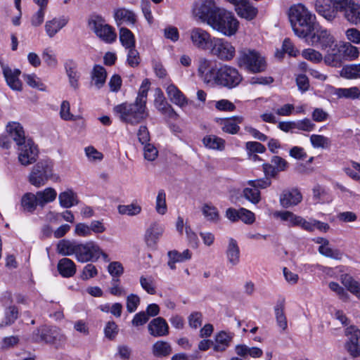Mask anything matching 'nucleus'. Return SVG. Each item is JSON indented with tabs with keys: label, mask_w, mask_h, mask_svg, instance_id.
Listing matches in <instances>:
<instances>
[{
	"label": "nucleus",
	"mask_w": 360,
	"mask_h": 360,
	"mask_svg": "<svg viewBox=\"0 0 360 360\" xmlns=\"http://www.w3.org/2000/svg\"><path fill=\"white\" fill-rule=\"evenodd\" d=\"M44 63L49 67L55 68L57 66L58 60L53 51L49 48L45 49L41 54Z\"/></svg>",
	"instance_id": "nucleus-58"
},
{
	"label": "nucleus",
	"mask_w": 360,
	"mask_h": 360,
	"mask_svg": "<svg viewBox=\"0 0 360 360\" xmlns=\"http://www.w3.org/2000/svg\"><path fill=\"white\" fill-rule=\"evenodd\" d=\"M98 245L94 241L77 243L75 257L79 262L84 263L93 261L94 253L98 252Z\"/></svg>",
	"instance_id": "nucleus-12"
},
{
	"label": "nucleus",
	"mask_w": 360,
	"mask_h": 360,
	"mask_svg": "<svg viewBox=\"0 0 360 360\" xmlns=\"http://www.w3.org/2000/svg\"><path fill=\"white\" fill-rule=\"evenodd\" d=\"M214 76L215 78L212 82L229 89L237 86L243 79L238 70L228 65H223L217 68Z\"/></svg>",
	"instance_id": "nucleus-6"
},
{
	"label": "nucleus",
	"mask_w": 360,
	"mask_h": 360,
	"mask_svg": "<svg viewBox=\"0 0 360 360\" xmlns=\"http://www.w3.org/2000/svg\"><path fill=\"white\" fill-rule=\"evenodd\" d=\"M155 210L161 215H164L167 212L166 193L163 189L158 191L155 200Z\"/></svg>",
	"instance_id": "nucleus-52"
},
{
	"label": "nucleus",
	"mask_w": 360,
	"mask_h": 360,
	"mask_svg": "<svg viewBox=\"0 0 360 360\" xmlns=\"http://www.w3.org/2000/svg\"><path fill=\"white\" fill-rule=\"evenodd\" d=\"M164 228L158 223H153L147 229L145 235V240L148 247L153 248L156 245L159 238L162 235Z\"/></svg>",
	"instance_id": "nucleus-20"
},
{
	"label": "nucleus",
	"mask_w": 360,
	"mask_h": 360,
	"mask_svg": "<svg viewBox=\"0 0 360 360\" xmlns=\"http://www.w3.org/2000/svg\"><path fill=\"white\" fill-rule=\"evenodd\" d=\"M243 197L252 202V204H257L261 200V193L259 190L255 188H245L243 191Z\"/></svg>",
	"instance_id": "nucleus-53"
},
{
	"label": "nucleus",
	"mask_w": 360,
	"mask_h": 360,
	"mask_svg": "<svg viewBox=\"0 0 360 360\" xmlns=\"http://www.w3.org/2000/svg\"><path fill=\"white\" fill-rule=\"evenodd\" d=\"M18 161L22 165L28 166L37 161L38 150L32 141L27 140L18 146Z\"/></svg>",
	"instance_id": "nucleus-10"
},
{
	"label": "nucleus",
	"mask_w": 360,
	"mask_h": 360,
	"mask_svg": "<svg viewBox=\"0 0 360 360\" xmlns=\"http://www.w3.org/2000/svg\"><path fill=\"white\" fill-rule=\"evenodd\" d=\"M243 121V117L234 116L231 118L221 119L220 124L222 125L221 129L224 132L230 134H236L240 130L238 124L242 123Z\"/></svg>",
	"instance_id": "nucleus-26"
},
{
	"label": "nucleus",
	"mask_w": 360,
	"mask_h": 360,
	"mask_svg": "<svg viewBox=\"0 0 360 360\" xmlns=\"http://www.w3.org/2000/svg\"><path fill=\"white\" fill-rule=\"evenodd\" d=\"M114 18L117 25H121L123 23L134 25L136 21L135 13L132 11L124 8L116 9L115 11Z\"/></svg>",
	"instance_id": "nucleus-24"
},
{
	"label": "nucleus",
	"mask_w": 360,
	"mask_h": 360,
	"mask_svg": "<svg viewBox=\"0 0 360 360\" xmlns=\"http://www.w3.org/2000/svg\"><path fill=\"white\" fill-rule=\"evenodd\" d=\"M154 103L155 108L162 115H166L172 119H176L178 117V114L176 112L172 105L167 103L161 91L159 94H157Z\"/></svg>",
	"instance_id": "nucleus-18"
},
{
	"label": "nucleus",
	"mask_w": 360,
	"mask_h": 360,
	"mask_svg": "<svg viewBox=\"0 0 360 360\" xmlns=\"http://www.w3.org/2000/svg\"><path fill=\"white\" fill-rule=\"evenodd\" d=\"M59 274L64 278L72 277L76 273V264L67 257L60 259L57 265Z\"/></svg>",
	"instance_id": "nucleus-28"
},
{
	"label": "nucleus",
	"mask_w": 360,
	"mask_h": 360,
	"mask_svg": "<svg viewBox=\"0 0 360 360\" xmlns=\"http://www.w3.org/2000/svg\"><path fill=\"white\" fill-rule=\"evenodd\" d=\"M310 141L312 146L315 148H328L331 145V141L329 138L323 135L312 134L310 136Z\"/></svg>",
	"instance_id": "nucleus-51"
},
{
	"label": "nucleus",
	"mask_w": 360,
	"mask_h": 360,
	"mask_svg": "<svg viewBox=\"0 0 360 360\" xmlns=\"http://www.w3.org/2000/svg\"><path fill=\"white\" fill-rule=\"evenodd\" d=\"M35 195L38 200L39 206L43 207L46 204L56 200L57 193L54 188L49 187L43 191L37 192Z\"/></svg>",
	"instance_id": "nucleus-37"
},
{
	"label": "nucleus",
	"mask_w": 360,
	"mask_h": 360,
	"mask_svg": "<svg viewBox=\"0 0 360 360\" xmlns=\"http://www.w3.org/2000/svg\"><path fill=\"white\" fill-rule=\"evenodd\" d=\"M239 219L247 224H252L255 221V214L243 207L239 209Z\"/></svg>",
	"instance_id": "nucleus-62"
},
{
	"label": "nucleus",
	"mask_w": 360,
	"mask_h": 360,
	"mask_svg": "<svg viewBox=\"0 0 360 360\" xmlns=\"http://www.w3.org/2000/svg\"><path fill=\"white\" fill-rule=\"evenodd\" d=\"M237 64L252 73L264 72L266 63L264 57L254 50L243 49L239 51Z\"/></svg>",
	"instance_id": "nucleus-4"
},
{
	"label": "nucleus",
	"mask_w": 360,
	"mask_h": 360,
	"mask_svg": "<svg viewBox=\"0 0 360 360\" xmlns=\"http://www.w3.org/2000/svg\"><path fill=\"white\" fill-rule=\"evenodd\" d=\"M109 292L114 296H122L126 295V290L120 285V278H112Z\"/></svg>",
	"instance_id": "nucleus-57"
},
{
	"label": "nucleus",
	"mask_w": 360,
	"mask_h": 360,
	"mask_svg": "<svg viewBox=\"0 0 360 360\" xmlns=\"http://www.w3.org/2000/svg\"><path fill=\"white\" fill-rule=\"evenodd\" d=\"M166 92L171 102L175 105L183 108L188 104V100L174 84H169Z\"/></svg>",
	"instance_id": "nucleus-21"
},
{
	"label": "nucleus",
	"mask_w": 360,
	"mask_h": 360,
	"mask_svg": "<svg viewBox=\"0 0 360 360\" xmlns=\"http://www.w3.org/2000/svg\"><path fill=\"white\" fill-rule=\"evenodd\" d=\"M52 176V165L47 161H40L33 167L28 179L32 185L39 188L45 185Z\"/></svg>",
	"instance_id": "nucleus-7"
},
{
	"label": "nucleus",
	"mask_w": 360,
	"mask_h": 360,
	"mask_svg": "<svg viewBox=\"0 0 360 360\" xmlns=\"http://www.w3.org/2000/svg\"><path fill=\"white\" fill-rule=\"evenodd\" d=\"M318 250L321 255L335 260H340L343 255V253L340 250L333 248L329 245H320Z\"/></svg>",
	"instance_id": "nucleus-49"
},
{
	"label": "nucleus",
	"mask_w": 360,
	"mask_h": 360,
	"mask_svg": "<svg viewBox=\"0 0 360 360\" xmlns=\"http://www.w3.org/2000/svg\"><path fill=\"white\" fill-rule=\"evenodd\" d=\"M189 39L192 45L202 51L209 50L214 37L210 32L201 27H193L188 32Z\"/></svg>",
	"instance_id": "nucleus-9"
},
{
	"label": "nucleus",
	"mask_w": 360,
	"mask_h": 360,
	"mask_svg": "<svg viewBox=\"0 0 360 360\" xmlns=\"http://www.w3.org/2000/svg\"><path fill=\"white\" fill-rule=\"evenodd\" d=\"M150 82L145 79L134 103H124L114 107V112L123 122L136 125L146 120L149 114L146 107Z\"/></svg>",
	"instance_id": "nucleus-1"
},
{
	"label": "nucleus",
	"mask_w": 360,
	"mask_h": 360,
	"mask_svg": "<svg viewBox=\"0 0 360 360\" xmlns=\"http://www.w3.org/2000/svg\"><path fill=\"white\" fill-rule=\"evenodd\" d=\"M129 51L127 54V63L129 66L134 68L139 65L140 63V57L139 53L136 50L135 47L129 48Z\"/></svg>",
	"instance_id": "nucleus-60"
},
{
	"label": "nucleus",
	"mask_w": 360,
	"mask_h": 360,
	"mask_svg": "<svg viewBox=\"0 0 360 360\" xmlns=\"http://www.w3.org/2000/svg\"><path fill=\"white\" fill-rule=\"evenodd\" d=\"M275 216L280 218L282 221H288L290 226H297L300 216H297L290 211H280L275 213Z\"/></svg>",
	"instance_id": "nucleus-54"
},
{
	"label": "nucleus",
	"mask_w": 360,
	"mask_h": 360,
	"mask_svg": "<svg viewBox=\"0 0 360 360\" xmlns=\"http://www.w3.org/2000/svg\"><path fill=\"white\" fill-rule=\"evenodd\" d=\"M65 67L71 86L75 89H77L79 73L77 70L75 63L73 60H68L65 63Z\"/></svg>",
	"instance_id": "nucleus-41"
},
{
	"label": "nucleus",
	"mask_w": 360,
	"mask_h": 360,
	"mask_svg": "<svg viewBox=\"0 0 360 360\" xmlns=\"http://www.w3.org/2000/svg\"><path fill=\"white\" fill-rule=\"evenodd\" d=\"M302 56L304 58L314 63H319L323 60L322 54L313 49H304L302 53Z\"/></svg>",
	"instance_id": "nucleus-56"
},
{
	"label": "nucleus",
	"mask_w": 360,
	"mask_h": 360,
	"mask_svg": "<svg viewBox=\"0 0 360 360\" xmlns=\"http://www.w3.org/2000/svg\"><path fill=\"white\" fill-rule=\"evenodd\" d=\"M124 271V266L120 262H111L108 266V272L112 276V278H120Z\"/></svg>",
	"instance_id": "nucleus-55"
},
{
	"label": "nucleus",
	"mask_w": 360,
	"mask_h": 360,
	"mask_svg": "<svg viewBox=\"0 0 360 360\" xmlns=\"http://www.w3.org/2000/svg\"><path fill=\"white\" fill-rule=\"evenodd\" d=\"M226 257L229 262L232 266L237 265L240 262V249L237 241L231 238L229 240V245L226 249Z\"/></svg>",
	"instance_id": "nucleus-32"
},
{
	"label": "nucleus",
	"mask_w": 360,
	"mask_h": 360,
	"mask_svg": "<svg viewBox=\"0 0 360 360\" xmlns=\"http://www.w3.org/2000/svg\"><path fill=\"white\" fill-rule=\"evenodd\" d=\"M233 336L224 331H221L215 336V344L213 349L215 352H224L230 345Z\"/></svg>",
	"instance_id": "nucleus-36"
},
{
	"label": "nucleus",
	"mask_w": 360,
	"mask_h": 360,
	"mask_svg": "<svg viewBox=\"0 0 360 360\" xmlns=\"http://www.w3.org/2000/svg\"><path fill=\"white\" fill-rule=\"evenodd\" d=\"M219 8L215 6L214 2L212 0H205L194 8V14L203 22H207L215 13Z\"/></svg>",
	"instance_id": "nucleus-15"
},
{
	"label": "nucleus",
	"mask_w": 360,
	"mask_h": 360,
	"mask_svg": "<svg viewBox=\"0 0 360 360\" xmlns=\"http://www.w3.org/2000/svg\"><path fill=\"white\" fill-rule=\"evenodd\" d=\"M148 330L150 335L155 338L166 336L169 334V326L162 317L153 319L148 323Z\"/></svg>",
	"instance_id": "nucleus-17"
},
{
	"label": "nucleus",
	"mask_w": 360,
	"mask_h": 360,
	"mask_svg": "<svg viewBox=\"0 0 360 360\" xmlns=\"http://www.w3.org/2000/svg\"><path fill=\"white\" fill-rule=\"evenodd\" d=\"M335 94L338 98L355 99L360 97V90L356 86L339 88L335 90Z\"/></svg>",
	"instance_id": "nucleus-47"
},
{
	"label": "nucleus",
	"mask_w": 360,
	"mask_h": 360,
	"mask_svg": "<svg viewBox=\"0 0 360 360\" xmlns=\"http://www.w3.org/2000/svg\"><path fill=\"white\" fill-rule=\"evenodd\" d=\"M191 251L188 249L185 250L182 253H180L176 250H170L167 252L169 257L167 265L171 269L174 270L176 269V263L189 260L191 258Z\"/></svg>",
	"instance_id": "nucleus-29"
},
{
	"label": "nucleus",
	"mask_w": 360,
	"mask_h": 360,
	"mask_svg": "<svg viewBox=\"0 0 360 360\" xmlns=\"http://www.w3.org/2000/svg\"><path fill=\"white\" fill-rule=\"evenodd\" d=\"M345 335L348 337L346 342H354V340L360 341V330L354 326L346 328Z\"/></svg>",
	"instance_id": "nucleus-64"
},
{
	"label": "nucleus",
	"mask_w": 360,
	"mask_h": 360,
	"mask_svg": "<svg viewBox=\"0 0 360 360\" xmlns=\"http://www.w3.org/2000/svg\"><path fill=\"white\" fill-rule=\"evenodd\" d=\"M285 304L284 300L278 302L274 307L275 317L277 326L285 331L288 328V321L286 316L284 313Z\"/></svg>",
	"instance_id": "nucleus-38"
},
{
	"label": "nucleus",
	"mask_w": 360,
	"mask_h": 360,
	"mask_svg": "<svg viewBox=\"0 0 360 360\" xmlns=\"http://www.w3.org/2000/svg\"><path fill=\"white\" fill-rule=\"evenodd\" d=\"M58 335L56 329L44 328L34 331L32 338L34 342L44 341L46 343H52L57 338Z\"/></svg>",
	"instance_id": "nucleus-25"
},
{
	"label": "nucleus",
	"mask_w": 360,
	"mask_h": 360,
	"mask_svg": "<svg viewBox=\"0 0 360 360\" xmlns=\"http://www.w3.org/2000/svg\"><path fill=\"white\" fill-rule=\"evenodd\" d=\"M340 76L348 79L360 78V63L344 66L340 71Z\"/></svg>",
	"instance_id": "nucleus-45"
},
{
	"label": "nucleus",
	"mask_w": 360,
	"mask_h": 360,
	"mask_svg": "<svg viewBox=\"0 0 360 360\" xmlns=\"http://www.w3.org/2000/svg\"><path fill=\"white\" fill-rule=\"evenodd\" d=\"M38 204L36 195L32 193H25L20 200V206L23 212L32 213L36 210Z\"/></svg>",
	"instance_id": "nucleus-35"
},
{
	"label": "nucleus",
	"mask_w": 360,
	"mask_h": 360,
	"mask_svg": "<svg viewBox=\"0 0 360 360\" xmlns=\"http://www.w3.org/2000/svg\"><path fill=\"white\" fill-rule=\"evenodd\" d=\"M140 304V297L135 294H130L127 297V309L129 313L135 311Z\"/></svg>",
	"instance_id": "nucleus-63"
},
{
	"label": "nucleus",
	"mask_w": 360,
	"mask_h": 360,
	"mask_svg": "<svg viewBox=\"0 0 360 360\" xmlns=\"http://www.w3.org/2000/svg\"><path fill=\"white\" fill-rule=\"evenodd\" d=\"M204 146L212 150H223L225 148V141L214 135H207L202 139Z\"/></svg>",
	"instance_id": "nucleus-40"
},
{
	"label": "nucleus",
	"mask_w": 360,
	"mask_h": 360,
	"mask_svg": "<svg viewBox=\"0 0 360 360\" xmlns=\"http://www.w3.org/2000/svg\"><path fill=\"white\" fill-rule=\"evenodd\" d=\"M88 26L101 40L111 44L116 40L117 34L115 29L106 23L105 20L99 15L93 14L89 16Z\"/></svg>",
	"instance_id": "nucleus-5"
},
{
	"label": "nucleus",
	"mask_w": 360,
	"mask_h": 360,
	"mask_svg": "<svg viewBox=\"0 0 360 360\" xmlns=\"http://www.w3.org/2000/svg\"><path fill=\"white\" fill-rule=\"evenodd\" d=\"M237 14L248 20L254 19L258 13L256 7L252 5L248 0L242 1L236 8Z\"/></svg>",
	"instance_id": "nucleus-22"
},
{
	"label": "nucleus",
	"mask_w": 360,
	"mask_h": 360,
	"mask_svg": "<svg viewBox=\"0 0 360 360\" xmlns=\"http://www.w3.org/2000/svg\"><path fill=\"white\" fill-rule=\"evenodd\" d=\"M91 82L98 89H101L105 83L107 72L105 69L99 65H95L91 72Z\"/></svg>",
	"instance_id": "nucleus-31"
},
{
	"label": "nucleus",
	"mask_w": 360,
	"mask_h": 360,
	"mask_svg": "<svg viewBox=\"0 0 360 360\" xmlns=\"http://www.w3.org/2000/svg\"><path fill=\"white\" fill-rule=\"evenodd\" d=\"M288 18L296 36L306 39L316 30V18L302 4H295L289 8Z\"/></svg>",
	"instance_id": "nucleus-2"
},
{
	"label": "nucleus",
	"mask_w": 360,
	"mask_h": 360,
	"mask_svg": "<svg viewBox=\"0 0 360 360\" xmlns=\"http://www.w3.org/2000/svg\"><path fill=\"white\" fill-rule=\"evenodd\" d=\"M302 200V195L297 188L285 189L280 195L279 202L283 208L298 205Z\"/></svg>",
	"instance_id": "nucleus-14"
},
{
	"label": "nucleus",
	"mask_w": 360,
	"mask_h": 360,
	"mask_svg": "<svg viewBox=\"0 0 360 360\" xmlns=\"http://www.w3.org/2000/svg\"><path fill=\"white\" fill-rule=\"evenodd\" d=\"M68 22V20L64 17L55 18L47 21L45 24V30L47 35L51 38L53 37L59 30L67 25Z\"/></svg>",
	"instance_id": "nucleus-30"
},
{
	"label": "nucleus",
	"mask_w": 360,
	"mask_h": 360,
	"mask_svg": "<svg viewBox=\"0 0 360 360\" xmlns=\"http://www.w3.org/2000/svg\"><path fill=\"white\" fill-rule=\"evenodd\" d=\"M18 309L15 306L8 307L5 311V318L0 323V328L13 324L18 317Z\"/></svg>",
	"instance_id": "nucleus-48"
},
{
	"label": "nucleus",
	"mask_w": 360,
	"mask_h": 360,
	"mask_svg": "<svg viewBox=\"0 0 360 360\" xmlns=\"http://www.w3.org/2000/svg\"><path fill=\"white\" fill-rule=\"evenodd\" d=\"M217 67L212 65V61L205 57L198 59V74L205 82L210 83L214 80Z\"/></svg>",
	"instance_id": "nucleus-13"
},
{
	"label": "nucleus",
	"mask_w": 360,
	"mask_h": 360,
	"mask_svg": "<svg viewBox=\"0 0 360 360\" xmlns=\"http://www.w3.org/2000/svg\"><path fill=\"white\" fill-rule=\"evenodd\" d=\"M120 40L126 49L135 47V38L133 33L126 27L120 30Z\"/></svg>",
	"instance_id": "nucleus-46"
},
{
	"label": "nucleus",
	"mask_w": 360,
	"mask_h": 360,
	"mask_svg": "<svg viewBox=\"0 0 360 360\" xmlns=\"http://www.w3.org/2000/svg\"><path fill=\"white\" fill-rule=\"evenodd\" d=\"M311 45L320 46L322 49H331L334 44V38L330 32L323 28L316 30L308 37Z\"/></svg>",
	"instance_id": "nucleus-11"
},
{
	"label": "nucleus",
	"mask_w": 360,
	"mask_h": 360,
	"mask_svg": "<svg viewBox=\"0 0 360 360\" xmlns=\"http://www.w3.org/2000/svg\"><path fill=\"white\" fill-rule=\"evenodd\" d=\"M324 57V62L326 65L338 68L342 64V56L340 51L336 49H330Z\"/></svg>",
	"instance_id": "nucleus-42"
},
{
	"label": "nucleus",
	"mask_w": 360,
	"mask_h": 360,
	"mask_svg": "<svg viewBox=\"0 0 360 360\" xmlns=\"http://www.w3.org/2000/svg\"><path fill=\"white\" fill-rule=\"evenodd\" d=\"M58 199L60 205L65 208H69L77 204V196L72 190L60 193Z\"/></svg>",
	"instance_id": "nucleus-44"
},
{
	"label": "nucleus",
	"mask_w": 360,
	"mask_h": 360,
	"mask_svg": "<svg viewBox=\"0 0 360 360\" xmlns=\"http://www.w3.org/2000/svg\"><path fill=\"white\" fill-rule=\"evenodd\" d=\"M341 13L351 24L357 25L360 23V4L356 3L354 0L349 1L347 6Z\"/></svg>",
	"instance_id": "nucleus-19"
},
{
	"label": "nucleus",
	"mask_w": 360,
	"mask_h": 360,
	"mask_svg": "<svg viewBox=\"0 0 360 360\" xmlns=\"http://www.w3.org/2000/svg\"><path fill=\"white\" fill-rule=\"evenodd\" d=\"M140 284L148 294L155 295L156 293L155 288L153 285V281L151 277L146 278L143 276L140 277Z\"/></svg>",
	"instance_id": "nucleus-61"
},
{
	"label": "nucleus",
	"mask_w": 360,
	"mask_h": 360,
	"mask_svg": "<svg viewBox=\"0 0 360 360\" xmlns=\"http://www.w3.org/2000/svg\"><path fill=\"white\" fill-rule=\"evenodd\" d=\"M6 130L9 136L16 143L18 146H21L26 142L25 132L22 127L18 122L9 123L6 127Z\"/></svg>",
	"instance_id": "nucleus-27"
},
{
	"label": "nucleus",
	"mask_w": 360,
	"mask_h": 360,
	"mask_svg": "<svg viewBox=\"0 0 360 360\" xmlns=\"http://www.w3.org/2000/svg\"><path fill=\"white\" fill-rule=\"evenodd\" d=\"M3 73L8 85L13 90L20 91L22 84L19 79L20 71L18 69L11 70L9 67L3 68Z\"/></svg>",
	"instance_id": "nucleus-23"
},
{
	"label": "nucleus",
	"mask_w": 360,
	"mask_h": 360,
	"mask_svg": "<svg viewBox=\"0 0 360 360\" xmlns=\"http://www.w3.org/2000/svg\"><path fill=\"white\" fill-rule=\"evenodd\" d=\"M209 50L212 56L223 61H230L236 55L235 47L222 38L214 37Z\"/></svg>",
	"instance_id": "nucleus-8"
},
{
	"label": "nucleus",
	"mask_w": 360,
	"mask_h": 360,
	"mask_svg": "<svg viewBox=\"0 0 360 360\" xmlns=\"http://www.w3.org/2000/svg\"><path fill=\"white\" fill-rule=\"evenodd\" d=\"M340 280L347 290L360 298V283L358 281H355L349 274L341 275Z\"/></svg>",
	"instance_id": "nucleus-39"
},
{
	"label": "nucleus",
	"mask_w": 360,
	"mask_h": 360,
	"mask_svg": "<svg viewBox=\"0 0 360 360\" xmlns=\"http://www.w3.org/2000/svg\"><path fill=\"white\" fill-rule=\"evenodd\" d=\"M118 211L122 214H127L129 216L136 215L141 211V207L135 204H130L127 205H120Z\"/></svg>",
	"instance_id": "nucleus-59"
},
{
	"label": "nucleus",
	"mask_w": 360,
	"mask_h": 360,
	"mask_svg": "<svg viewBox=\"0 0 360 360\" xmlns=\"http://www.w3.org/2000/svg\"><path fill=\"white\" fill-rule=\"evenodd\" d=\"M208 25L225 36L235 34L238 29V21L231 12L218 8L208 20Z\"/></svg>",
	"instance_id": "nucleus-3"
},
{
	"label": "nucleus",
	"mask_w": 360,
	"mask_h": 360,
	"mask_svg": "<svg viewBox=\"0 0 360 360\" xmlns=\"http://www.w3.org/2000/svg\"><path fill=\"white\" fill-rule=\"evenodd\" d=\"M77 242L63 239L58 241L56 247L57 252L63 256H70L75 254Z\"/></svg>",
	"instance_id": "nucleus-34"
},
{
	"label": "nucleus",
	"mask_w": 360,
	"mask_h": 360,
	"mask_svg": "<svg viewBox=\"0 0 360 360\" xmlns=\"http://www.w3.org/2000/svg\"><path fill=\"white\" fill-rule=\"evenodd\" d=\"M202 212L207 221L217 222L219 219V214L216 207L211 204H205L202 207Z\"/></svg>",
	"instance_id": "nucleus-50"
},
{
	"label": "nucleus",
	"mask_w": 360,
	"mask_h": 360,
	"mask_svg": "<svg viewBox=\"0 0 360 360\" xmlns=\"http://www.w3.org/2000/svg\"><path fill=\"white\" fill-rule=\"evenodd\" d=\"M152 353L155 357L164 358L172 353V348L168 342L158 340L153 345Z\"/></svg>",
	"instance_id": "nucleus-33"
},
{
	"label": "nucleus",
	"mask_w": 360,
	"mask_h": 360,
	"mask_svg": "<svg viewBox=\"0 0 360 360\" xmlns=\"http://www.w3.org/2000/svg\"><path fill=\"white\" fill-rule=\"evenodd\" d=\"M236 352L238 356L246 357L248 355L253 358L260 357L263 352L262 350L256 347H249L245 345H238L236 347Z\"/></svg>",
	"instance_id": "nucleus-43"
},
{
	"label": "nucleus",
	"mask_w": 360,
	"mask_h": 360,
	"mask_svg": "<svg viewBox=\"0 0 360 360\" xmlns=\"http://www.w3.org/2000/svg\"><path fill=\"white\" fill-rule=\"evenodd\" d=\"M315 11L328 21H333L338 17V12L330 0H316Z\"/></svg>",
	"instance_id": "nucleus-16"
}]
</instances>
